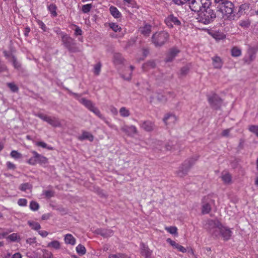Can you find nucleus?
Listing matches in <instances>:
<instances>
[{
  "label": "nucleus",
  "instance_id": "1",
  "mask_svg": "<svg viewBox=\"0 0 258 258\" xmlns=\"http://www.w3.org/2000/svg\"><path fill=\"white\" fill-rule=\"evenodd\" d=\"M211 4V0H191L189 2V7L192 11L200 13L210 7Z\"/></svg>",
  "mask_w": 258,
  "mask_h": 258
},
{
  "label": "nucleus",
  "instance_id": "2",
  "mask_svg": "<svg viewBox=\"0 0 258 258\" xmlns=\"http://www.w3.org/2000/svg\"><path fill=\"white\" fill-rule=\"evenodd\" d=\"M169 34L165 31L155 33L152 36V42L156 47H161L168 40Z\"/></svg>",
  "mask_w": 258,
  "mask_h": 258
},
{
  "label": "nucleus",
  "instance_id": "3",
  "mask_svg": "<svg viewBox=\"0 0 258 258\" xmlns=\"http://www.w3.org/2000/svg\"><path fill=\"white\" fill-rule=\"evenodd\" d=\"M218 11L221 12L223 17L225 19H232L234 15L233 4L230 1H228L222 5L217 6Z\"/></svg>",
  "mask_w": 258,
  "mask_h": 258
},
{
  "label": "nucleus",
  "instance_id": "4",
  "mask_svg": "<svg viewBox=\"0 0 258 258\" xmlns=\"http://www.w3.org/2000/svg\"><path fill=\"white\" fill-rule=\"evenodd\" d=\"M199 14V21L204 24H209L216 18V14L214 10L211 9L210 7L205 9Z\"/></svg>",
  "mask_w": 258,
  "mask_h": 258
},
{
  "label": "nucleus",
  "instance_id": "5",
  "mask_svg": "<svg viewBox=\"0 0 258 258\" xmlns=\"http://www.w3.org/2000/svg\"><path fill=\"white\" fill-rule=\"evenodd\" d=\"M208 224L212 228L217 229L224 240H227L230 239L232 233L230 229L222 226L218 222L213 220H209L208 221Z\"/></svg>",
  "mask_w": 258,
  "mask_h": 258
},
{
  "label": "nucleus",
  "instance_id": "6",
  "mask_svg": "<svg viewBox=\"0 0 258 258\" xmlns=\"http://www.w3.org/2000/svg\"><path fill=\"white\" fill-rule=\"evenodd\" d=\"M61 41L64 46L70 52L75 53L80 51L79 48L77 46L75 40L68 35L63 36Z\"/></svg>",
  "mask_w": 258,
  "mask_h": 258
},
{
  "label": "nucleus",
  "instance_id": "7",
  "mask_svg": "<svg viewBox=\"0 0 258 258\" xmlns=\"http://www.w3.org/2000/svg\"><path fill=\"white\" fill-rule=\"evenodd\" d=\"M208 101L211 107L215 109H219L222 103L221 98L216 93L207 95Z\"/></svg>",
  "mask_w": 258,
  "mask_h": 258
},
{
  "label": "nucleus",
  "instance_id": "8",
  "mask_svg": "<svg viewBox=\"0 0 258 258\" xmlns=\"http://www.w3.org/2000/svg\"><path fill=\"white\" fill-rule=\"evenodd\" d=\"M35 115L47 122L52 126L58 127L60 126V123L58 119L55 117L47 116L41 113H35Z\"/></svg>",
  "mask_w": 258,
  "mask_h": 258
},
{
  "label": "nucleus",
  "instance_id": "9",
  "mask_svg": "<svg viewBox=\"0 0 258 258\" xmlns=\"http://www.w3.org/2000/svg\"><path fill=\"white\" fill-rule=\"evenodd\" d=\"M214 204V201L212 200L209 196L205 197L202 201V213L207 214L211 210V205Z\"/></svg>",
  "mask_w": 258,
  "mask_h": 258
},
{
  "label": "nucleus",
  "instance_id": "10",
  "mask_svg": "<svg viewBox=\"0 0 258 258\" xmlns=\"http://www.w3.org/2000/svg\"><path fill=\"white\" fill-rule=\"evenodd\" d=\"M69 94L72 95L75 98H76L81 104L84 105L86 108L90 110L94 106V104L90 100H88L85 98H80L81 95L73 93L70 90H69Z\"/></svg>",
  "mask_w": 258,
  "mask_h": 258
},
{
  "label": "nucleus",
  "instance_id": "11",
  "mask_svg": "<svg viewBox=\"0 0 258 258\" xmlns=\"http://www.w3.org/2000/svg\"><path fill=\"white\" fill-rule=\"evenodd\" d=\"M140 253L145 258H152V250L149 249L148 245L142 242L140 244Z\"/></svg>",
  "mask_w": 258,
  "mask_h": 258
},
{
  "label": "nucleus",
  "instance_id": "12",
  "mask_svg": "<svg viewBox=\"0 0 258 258\" xmlns=\"http://www.w3.org/2000/svg\"><path fill=\"white\" fill-rule=\"evenodd\" d=\"M165 22L169 27H173L174 25L179 26L181 23L178 18L173 15L168 16L165 19Z\"/></svg>",
  "mask_w": 258,
  "mask_h": 258
},
{
  "label": "nucleus",
  "instance_id": "13",
  "mask_svg": "<svg viewBox=\"0 0 258 258\" xmlns=\"http://www.w3.org/2000/svg\"><path fill=\"white\" fill-rule=\"evenodd\" d=\"M121 130L128 136H133L137 133V130L134 125H124L121 128Z\"/></svg>",
  "mask_w": 258,
  "mask_h": 258
},
{
  "label": "nucleus",
  "instance_id": "14",
  "mask_svg": "<svg viewBox=\"0 0 258 258\" xmlns=\"http://www.w3.org/2000/svg\"><path fill=\"white\" fill-rule=\"evenodd\" d=\"M33 155H35V158L36 159L37 163H39L41 165H45L48 163V159L46 157L44 156L38 154L36 151H32Z\"/></svg>",
  "mask_w": 258,
  "mask_h": 258
},
{
  "label": "nucleus",
  "instance_id": "15",
  "mask_svg": "<svg viewBox=\"0 0 258 258\" xmlns=\"http://www.w3.org/2000/svg\"><path fill=\"white\" fill-rule=\"evenodd\" d=\"M96 233L104 237L111 236L113 234V231L110 229H98Z\"/></svg>",
  "mask_w": 258,
  "mask_h": 258
},
{
  "label": "nucleus",
  "instance_id": "16",
  "mask_svg": "<svg viewBox=\"0 0 258 258\" xmlns=\"http://www.w3.org/2000/svg\"><path fill=\"white\" fill-rule=\"evenodd\" d=\"M179 52V50L177 48H171L167 55L165 61L166 62H170L172 61Z\"/></svg>",
  "mask_w": 258,
  "mask_h": 258
},
{
  "label": "nucleus",
  "instance_id": "17",
  "mask_svg": "<svg viewBox=\"0 0 258 258\" xmlns=\"http://www.w3.org/2000/svg\"><path fill=\"white\" fill-rule=\"evenodd\" d=\"M78 139L81 141L88 140L90 142H92L94 140V136L90 133L83 131L82 135L78 137Z\"/></svg>",
  "mask_w": 258,
  "mask_h": 258
},
{
  "label": "nucleus",
  "instance_id": "18",
  "mask_svg": "<svg viewBox=\"0 0 258 258\" xmlns=\"http://www.w3.org/2000/svg\"><path fill=\"white\" fill-rule=\"evenodd\" d=\"M177 117L172 114H167L163 119L164 122L166 124H174L177 121Z\"/></svg>",
  "mask_w": 258,
  "mask_h": 258
},
{
  "label": "nucleus",
  "instance_id": "19",
  "mask_svg": "<svg viewBox=\"0 0 258 258\" xmlns=\"http://www.w3.org/2000/svg\"><path fill=\"white\" fill-rule=\"evenodd\" d=\"M212 60L213 61V65L215 69H220L222 67L223 61L219 56H214L212 58Z\"/></svg>",
  "mask_w": 258,
  "mask_h": 258
},
{
  "label": "nucleus",
  "instance_id": "20",
  "mask_svg": "<svg viewBox=\"0 0 258 258\" xmlns=\"http://www.w3.org/2000/svg\"><path fill=\"white\" fill-rule=\"evenodd\" d=\"M124 58L122 55L119 53H114L113 57V62L116 66L120 65L123 63Z\"/></svg>",
  "mask_w": 258,
  "mask_h": 258
},
{
  "label": "nucleus",
  "instance_id": "21",
  "mask_svg": "<svg viewBox=\"0 0 258 258\" xmlns=\"http://www.w3.org/2000/svg\"><path fill=\"white\" fill-rule=\"evenodd\" d=\"M210 35L216 40H223L225 38V34L220 31H212L209 33Z\"/></svg>",
  "mask_w": 258,
  "mask_h": 258
},
{
  "label": "nucleus",
  "instance_id": "22",
  "mask_svg": "<svg viewBox=\"0 0 258 258\" xmlns=\"http://www.w3.org/2000/svg\"><path fill=\"white\" fill-rule=\"evenodd\" d=\"M64 240L66 244L74 245L76 244V238L71 234L65 235Z\"/></svg>",
  "mask_w": 258,
  "mask_h": 258
},
{
  "label": "nucleus",
  "instance_id": "23",
  "mask_svg": "<svg viewBox=\"0 0 258 258\" xmlns=\"http://www.w3.org/2000/svg\"><path fill=\"white\" fill-rule=\"evenodd\" d=\"M139 31L141 34L144 36H148L151 32V26L150 25L146 24L144 27H141Z\"/></svg>",
  "mask_w": 258,
  "mask_h": 258
},
{
  "label": "nucleus",
  "instance_id": "24",
  "mask_svg": "<svg viewBox=\"0 0 258 258\" xmlns=\"http://www.w3.org/2000/svg\"><path fill=\"white\" fill-rule=\"evenodd\" d=\"M221 178L225 184H230L231 183L232 177L230 174L227 172H222Z\"/></svg>",
  "mask_w": 258,
  "mask_h": 258
},
{
  "label": "nucleus",
  "instance_id": "25",
  "mask_svg": "<svg viewBox=\"0 0 258 258\" xmlns=\"http://www.w3.org/2000/svg\"><path fill=\"white\" fill-rule=\"evenodd\" d=\"M189 166H184V164L183 163L179 168L178 171H177V174L180 177H183L187 174L188 172L189 169Z\"/></svg>",
  "mask_w": 258,
  "mask_h": 258
},
{
  "label": "nucleus",
  "instance_id": "26",
  "mask_svg": "<svg viewBox=\"0 0 258 258\" xmlns=\"http://www.w3.org/2000/svg\"><path fill=\"white\" fill-rule=\"evenodd\" d=\"M199 157L196 156L194 157L190 158L186 160L183 163L184 164V166H189V169L194 165L195 162L198 160Z\"/></svg>",
  "mask_w": 258,
  "mask_h": 258
},
{
  "label": "nucleus",
  "instance_id": "27",
  "mask_svg": "<svg viewBox=\"0 0 258 258\" xmlns=\"http://www.w3.org/2000/svg\"><path fill=\"white\" fill-rule=\"evenodd\" d=\"M141 127L146 131L150 132L153 130L154 124L150 121H145L141 124Z\"/></svg>",
  "mask_w": 258,
  "mask_h": 258
},
{
  "label": "nucleus",
  "instance_id": "28",
  "mask_svg": "<svg viewBox=\"0 0 258 258\" xmlns=\"http://www.w3.org/2000/svg\"><path fill=\"white\" fill-rule=\"evenodd\" d=\"M109 11L112 16L115 18H119L121 16V13L115 7L111 6L109 8Z\"/></svg>",
  "mask_w": 258,
  "mask_h": 258
},
{
  "label": "nucleus",
  "instance_id": "29",
  "mask_svg": "<svg viewBox=\"0 0 258 258\" xmlns=\"http://www.w3.org/2000/svg\"><path fill=\"white\" fill-rule=\"evenodd\" d=\"M142 55L141 56H139L138 55L136 56L137 59L140 61L141 60H143L148 55L149 52V50L148 48H143L142 49Z\"/></svg>",
  "mask_w": 258,
  "mask_h": 258
},
{
  "label": "nucleus",
  "instance_id": "30",
  "mask_svg": "<svg viewBox=\"0 0 258 258\" xmlns=\"http://www.w3.org/2000/svg\"><path fill=\"white\" fill-rule=\"evenodd\" d=\"M119 112L120 116L123 117H128L131 114L130 110L125 107H121Z\"/></svg>",
  "mask_w": 258,
  "mask_h": 258
},
{
  "label": "nucleus",
  "instance_id": "31",
  "mask_svg": "<svg viewBox=\"0 0 258 258\" xmlns=\"http://www.w3.org/2000/svg\"><path fill=\"white\" fill-rule=\"evenodd\" d=\"M47 247H52L55 249H59L60 248V243L57 240H53L48 243Z\"/></svg>",
  "mask_w": 258,
  "mask_h": 258
},
{
  "label": "nucleus",
  "instance_id": "32",
  "mask_svg": "<svg viewBox=\"0 0 258 258\" xmlns=\"http://www.w3.org/2000/svg\"><path fill=\"white\" fill-rule=\"evenodd\" d=\"M155 67V62L153 60H151L144 63L142 66V69L144 71H146L147 68H154Z\"/></svg>",
  "mask_w": 258,
  "mask_h": 258
},
{
  "label": "nucleus",
  "instance_id": "33",
  "mask_svg": "<svg viewBox=\"0 0 258 258\" xmlns=\"http://www.w3.org/2000/svg\"><path fill=\"white\" fill-rule=\"evenodd\" d=\"M57 7L54 4H51L48 6V10L50 13L53 17H56L57 16V13L56 12Z\"/></svg>",
  "mask_w": 258,
  "mask_h": 258
},
{
  "label": "nucleus",
  "instance_id": "34",
  "mask_svg": "<svg viewBox=\"0 0 258 258\" xmlns=\"http://www.w3.org/2000/svg\"><path fill=\"white\" fill-rule=\"evenodd\" d=\"M77 252L80 255H83L86 253V250L85 246L81 244H79L76 248Z\"/></svg>",
  "mask_w": 258,
  "mask_h": 258
},
{
  "label": "nucleus",
  "instance_id": "35",
  "mask_svg": "<svg viewBox=\"0 0 258 258\" xmlns=\"http://www.w3.org/2000/svg\"><path fill=\"white\" fill-rule=\"evenodd\" d=\"M28 224L33 230H38L41 228V226L38 222L29 221Z\"/></svg>",
  "mask_w": 258,
  "mask_h": 258
},
{
  "label": "nucleus",
  "instance_id": "36",
  "mask_svg": "<svg viewBox=\"0 0 258 258\" xmlns=\"http://www.w3.org/2000/svg\"><path fill=\"white\" fill-rule=\"evenodd\" d=\"M11 62L14 66V67L19 70L21 68L20 63L17 60L16 57L14 55H12V59L10 61Z\"/></svg>",
  "mask_w": 258,
  "mask_h": 258
},
{
  "label": "nucleus",
  "instance_id": "37",
  "mask_svg": "<svg viewBox=\"0 0 258 258\" xmlns=\"http://www.w3.org/2000/svg\"><path fill=\"white\" fill-rule=\"evenodd\" d=\"M231 55L233 57H238L241 54V50L237 47H233L231 49Z\"/></svg>",
  "mask_w": 258,
  "mask_h": 258
},
{
  "label": "nucleus",
  "instance_id": "38",
  "mask_svg": "<svg viewBox=\"0 0 258 258\" xmlns=\"http://www.w3.org/2000/svg\"><path fill=\"white\" fill-rule=\"evenodd\" d=\"M90 111L93 112L95 115H96L100 119L104 120H105V117L101 113L99 110L96 107L94 106Z\"/></svg>",
  "mask_w": 258,
  "mask_h": 258
},
{
  "label": "nucleus",
  "instance_id": "39",
  "mask_svg": "<svg viewBox=\"0 0 258 258\" xmlns=\"http://www.w3.org/2000/svg\"><path fill=\"white\" fill-rule=\"evenodd\" d=\"M32 188V185L30 183L28 182L21 184L19 187L20 190L24 191H26L27 189H30Z\"/></svg>",
  "mask_w": 258,
  "mask_h": 258
},
{
  "label": "nucleus",
  "instance_id": "40",
  "mask_svg": "<svg viewBox=\"0 0 258 258\" xmlns=\"http://www.w3.org/2000/svg\"><path fill=\"white\" fill-rule=\"evenodd\" d=\"M250 22L248 20H241L239 22V25L244 29L249 27Z\"/></svg>",
  "mask_w": 258,
  "mask_h": 258
},
{
  "label": "nucleus",
  "instance_id": "41",
  "mask_svg": "<svg viewBox=\"0 0 258 258\" xmlns=\"http://www.w3.org/2000/svg\"><path fill=\"white\" fill-rule=\"evenodd\" d=\"M10 155L12 158L15 159H19L22 158V154L15 150H13L11 152Z\"/></svg>",
  "mask_w": 258,
  "mask_h": 258
},
{
  "label": "nucleus",
  "instance_id": "42",
  "mask_svg": "<svg viewBox=\"0 0 258 258\" xmlns=\"http://www.w3.org/2000/svg\"><path fill=\"white\" fill-rule=\"evenodd\" d=\"M248 130L250 132L254 134L257 137H258V125H249Z\"/></svg>",
  "mask_w": 258,
  "mask_h": 258
},
{
  "label": "nucleus",
  "instance_id": "43",
  "mask_svg": "<svg viewBox=\"0 0 258 258\" xmlns=\"http://www.w3.org/2000/svg\"><path fill=\"white\" fill-rule=\"evenodd\" d=\"M92 7V4H86L82 6V11L84 13L89 12Z\"/></svg>",
  "mask_w": 258,
  "mask_h": 258
},
{
  "label": "nucleus",
  "instance_id": "44",
  "mask_svg": "<svg viewBox=\"0 0 258 258\" xmlns=\"http://www.w3.org/2000/svg\"><path fill=\"white\" fill-rule=\"evenodd\" d=\"M54 32L59 37H61V39H62L63 36H65L67 34L62 31H61V29L58 27H55L53 29Z\"/></svg>",
  "mask_w": 258,
  "mask_h": 258
},
{
  "label": "nucleus",
  "instance_id": "45",
  "mask_svg": "<svg viewBox=\"0 0 258 258\" xmlns=\"http://www.w3.org/2000/svg\"><path fill=\"white\" fill-rule=\"evenodd\" d=\"M30 208L32 211H35L38 210L39 208V205L38 203L35 201H32L30 204Z\"/></svg>",
  "mask_w": 258,
  "mask_h": 258
},
{
  "label": "nucleus",
  "instance_id": "46",
  "mask_svg": "<svg viewBox=\"0 0 258 258\" xmlns=\"http://www.w3.org/2000/svg\"><path fill=\"white\" fill-rule=\"evenodd\" d=\"M101 64L100 62L97 63L94 66V73L96 75H99L101 71Z\"/></svg>",
  "mask_w": 258,
  "mask_h": 258
},
{
  "label": "nucleus",
  "instance_id": "47",
  "mask_svg": "<svg viewBox=\"0 0 258 258\" xmlns=\"http://www.w3.org/2000/svg\"><path fill=\"white\" fill-rule=\"evenodd\" d=\"M43 195H44L46 198L49 199L54 196V192L51 190H44L43 191Z\"/></svg>",
  "mask_w": 258,
  "mask_h": 258
},
{
  "label": "nucleus",
  "instance_id": "48",
  "mask_svg": "<svg viewBox=\"0 0 258 258\" xmlns=\"http://www.w3.org/2000/svg\"><path fill=\"white\" fill-rule=\"evenodd\" d=\"M109 27L111 28L114 32L120 31L121 30V27L119 26V25H117L115 23H111L109 24Z\"/></svg>",
  "mask_w": 258,
  "mask_h": 258
},
{
  "label": "nucleus",
  "instance_id": "49",
  "mask_svg": "<svg viewBox=\"0 0 258 258\" xmlns=\"http://www.w3.org/2000/svg\"><path fill=\"white\" fill-rule=\"evenodd\" d=\"M43 254L42 257L43 258H52V253L51 252L48 251L46 249H43L42 250Z\"/></svg>",
  "mask_w": 258,
  "mask_h": 258
},
{
  "label": "nucleus",
  "instance_id": "50",
  "mask_svg": "<svg viewBox=\"0 0 258 258\" xmlns=\"http://www.w3.org/2000/svg\"><path fill=\"white\" fill-rule=\"evenodd\" d=\"M165 229L170 233L172 234H177V229L175 226H170L168 227H166Z\"/></svg>",
  "mask_w": 258,
  "mask_h": 258
},
{
  "label": "nucleus",
  "instance_id": "51",
  "mask_svg": "<svg viewBox=\"0 0 258 258\" xmlns=\"http://www.w3.org/2000/svg\"><path fill=\"white\" fill-rule=\"evenodd\" d=\"M189 71V68L186 66L182 67L180 70V75L181 76H185L188 74Z\"/></svg>",
  "mask_w": 258,
  "mask_h": 258
},
{
  "label": "nucleus",
  "instance_id": "52",
  "mask_svg": "<svg viewBox=\"0 0 258 258\" xmlns=\"http://www.w3.org/2000/svg\"><path fill=\"white\" fill-rule=\"evenodd\" d=\"M36 145L37 146L41 147H42L43 148H47V149H48L49 150H52V147H48L47 145L45 142H42V141L37 142L36 143Z\"/></svg>",
  "mask_w": 258,
  "mask_h": 258
},
{
  "label": "nucleus",
  "instance_id": "53",
  "mask_svg": "<svg viewBox=\"0 0 258 258\" xmlns=\"http://www.w3.org/2000/svg\"><path fill=\"white\" fill-rule=\"evenodd\" d=\"M248 5L246 4H244L240 5L239 7V10L238 13L241 14L242 13L243 11H245L248 9Z\"/></svg>",
  "mask_w": 258,
  "mask_h": 258
},
{
  "label": "nucleus",
  "instance_id": "54",
  "mask_svg": "<svg viewBox=\"0 0 258 258\" xmlns=\"http://www.w3.org/2000/svg\"><path fill=\"white\" fill-rule=\"evenodd\" d=\"M157 98L158 100L161 102H165L167 101L166 97L162 94H158Z\"/></svg>",
  "mask_w": 258,
  "mask_h": 258
},
{
  "label": "nucleus",
  "instance_id": "55",
  "mask_svg": "<svg viewBox=\"0 0 258 258\" xmlns=\"http://www.w3.org/2000/svg\"><path fill=\"white\" fill-rule=\"evenodd\" d=\"M18 204L20 206L25 207L27 206V200L25 199H20L18 201Z\"/></svg>",
  "mask_w": 258,
  "mask_h": 258
},
{
  "label": "nucleus",
  "instance_id": "56",
  "mask_svg": "<svg viewBox=\"0 0 258 258\" xmlns=\"http://www.w3.org/2000/svg\"><path fill=\"white\" fill-rule=\"evenodd\" d=\"M18 235L17 233H13L7 237V239H9L11 241H15L18 239Z\"/></svg>",
  "mask_w": 258,
  "mask_h": 258
},
{
  "label": "nucleus",
  "instance_id": "57",
  "mask_svg": "<svg viewBox=\"0 0 258 258\" xmlns=\"http://www.w3.org/2000/svg\"><path fill=\"white\" fill-rule=\"evenodd\" d=\"M9 87L11 89V90L15 92H17L18 90V88L17 86L13 83H10L8 84Z\"/></svg>",
  "mask_w": 258,
  "mask_h": 258
},
{
  "label": "nucleus",
  "instance_id": "58",
  "mask_svg": "<svg viewBox=\"0 0 258 258\" xmlns=\"http://www.w3.org/2000/svg\"><path fill=\"white\" fill-rule=\"evenodd\" d=\"M27 163L31 165H35L37 164L36 159L35 158V155L30 158L28 161Z\"/></svg>",
  "mask_w": 258,
  "mask_h": 258
},
{
  "label": "nucleus",
  "instance_id": "59",
  "mask_svg": "<svg viewBox=\"0 0 258 258\" xmlns=\"http://www.w3.org/2000/svg\"><path fill=\"white\" fill-rule=\"evenodd\" d=\"M37 23L39 27L41 28L43 30V31H46L47 27L42 21L38 20L37 21Z\"/></svg>",
  "mask_w": 258,
  "mask_h": 258
},
{
  "label": "nucleus",
  "instance_id": "60",
  "mask_svg": "<svg viewBox=\"0 0 258 258\" xmlns=\"http://www.w3.org/2000/svg\"><path fill=\"white\" fill-rule=\"evenodd\" d=\"M248 52L249 53H251L250 55V59L251 60H253L255 56H254V53H255V49L254 48H250L248 50Z\"/></svg>",
  "mask_w": 258,
  "mask_h": 258
},
{
  "label": "nucleus",
  "instance_id": "61",
  "mask_svg": "<svg viewBox=\"0 0 258 258\" xmlns=\"http://www.w3.org/2000/svg\"><path fill=\"white\" fill-rule=\"evenodd\" d=\"M190 0H173L174 4L177 5H182Z\"/></svg>",
  "mask_w": 258,
  "mask_h": 258
},
{
  "label": "nucleus",
  "instance_id": "62",
  "mask_svg": "<svg viewBox=\"0 0 258 258\" xmlns=\"http://www.w3.org/2000/svg\"><path fill=\"white\" fill-rule=\"evenodd\" d=\"M76 26V29L75 30V35L76 36H78V35H81L82 34V30H81V29L77 26Z\"/></svg>",
  "mask_w": 258,
  "mask_h": 258
},
{
  "label": "nucleus",
  "instance_id": "63",
  "mask_svg": "<svg viewBox=\"0 0 258 258\" xmlns=\"http://www.w3.org/2000/svg\"><path fill=\"white\" fill-rule=\"evenodd\" d=\"M6 165L7 167L10 169L15 170L16 168V165L10 161L7 162Z\"/></svg>",
  "mask_w": 258,
  "mask_h": 258
},
{
  "label": "nucleus",
  "instance_id": "64",
  "mask_svg": "<svg viewBox=\"0 0 258 258\" xmlns=\"http://www.w3.org/2000/svg\"><path fill=\"white\" fill-rule=\"evenodd\" d=\"M167 242L175 248H176L177 245L178 244V243H177L175 241L171 239L170 238H168L167 239Z\"/></svg>",
  "mask_w": 258,
  "mask_h": 258
}]
</instances>
